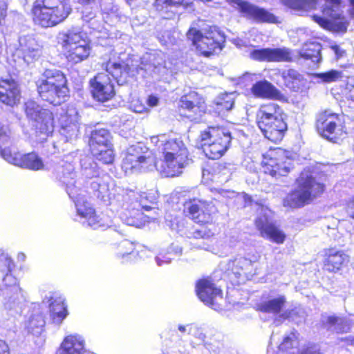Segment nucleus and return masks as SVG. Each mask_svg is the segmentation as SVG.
<instances>
[{"instance_id": "f257e3e1", "label": "nucleus", "mask_w": 354, "mask_h": 354, "mask_svg": "<svg viewBox=\"0 0 354 354\" xmlns=\"http://www.w3.org/2000/svg\"><path fill=\"white\" fill-rule=\"evenodd\" d=\"M283 108L275 102L260 105L256 115V123L264 138L274 144L280 143L288 131Z\"/></svg>"}, {"instance_id": "f03ea898", "label": "nucleus", "mask_w": 354, "mask_h": 354, "mask_svg": "<svg viewBox=\"0 0 354 354\" xmlns=\"http://www.w3.org/2000/svg\"><path fill=\"white\" fill-rule=\"evenodd\" d=\"M232 133L224 126H208L199 133L197 147L209 160H218L231 148Z\"/></svg>"}, {"instance_id": "7ed1b4c3", "label": "nucleus", "mask_w": 354, "mask_h": 354, "mask_svg": "<svg viewBox=\"0 0 354 354\" xmlns=\"http://www.w3.org/2000/svg\"><path fill=\"white\" fill-rule=\"evenodd\" d=\"M297 187L284 199V205L299 209L311 203L325 191V185L307 172H301L296 179Z\"/></svg>"}, {"instance_id": "20e7f679", "label": "nucleus", "mask_w": 354, "mask_h": 354, "mask_svg": "<svg viewBox=\"0 0 354 354\" xmlns=\"http://www.w3.org/2000/svg\"><path fill=\"white\" fill-rule=\"evenodd\" d=\"M37 87L40 97L54 105L60 104L68 97L66 77L55 68L46 69L37 80Z\"/></svg>"}, {"instance_id": "39448f33", "label": "nucleus", "mask_w": 354, "mask_h": 354, "mask_svg": "<svg viewBox=\"0 0 354 354\" xmlns=\"http://www.w3.org/2000/svg\"><path fill=\"white\" fill-rule=\"evenodd\" d=\"M73 170L72 167L69 166L67 169V174L63 172L62 176L59 177V180L66 185V190L75 204L77 210L75 220L80 222L83 225L91 227L94 230L104 227V225L102 220L96 215L95 211L91 204L84 200L82 194H77L74 180L75 174Z\"/></svg>"}, {"instance_id": "423d86ee", "label": "nucleus", "mask_w": 354, "mask_h": 354, "mask_svg": "<svg viewBox=\"0 0 354 354\" xmlns=\"http://www.w3.org/2000/svg\"><path fill=\"white\" fill-rule=\"evenodd\" d=\"M71 12V6L66 0H36L32 8L34 22L44 28L59 24Z\"/></svg>"}, {"instance_id": "0eeeda50", "label": "nucleus", "mask_w": 354, "mask_h": 354, "mask_svg": "<svg viewBox=\"0 0 354 354\" xmlns=\"http://www.w3.org/2000/svg\"><path fill=\"white\" fill-rule=\"evenodd\" d=\"M186 35L201 55L206 57L217 54L225 46V35L214 26H209L204 31L191 27Z\"/></svg>"}, {"instance_id": "6e6552de", "label": "nucleus", "mask_w": 354, "mask_h": 354, "mask_svg": "<svg viewBox=\"0 0 354 354\" xmlns=\"http://www.w3.org/2000/svg\"><path fill=\"white\" fill-rule=\"evenodd\" d=\"M290 151L281 147H270L262 156L261 167L264 174L279 178L287 176L294 169Z\"/></svg>"}, {"instance_id": "1a4fd4ad", "label": "nucleus", "mask_w": 354, "mask_h": 354, "mask_svg": "<svg viewBox=\"0 0 354 354\" xmlns=\"http://www.w3.org/2000/svg\"><path fill=\"white\" fill-rule=\"evenodd\" d=\"M183 213L200 225H212L219 216V210L212 201L192 198L183 203Z\"/></svg>"}, {"instance_id": "9d476101", "label": "nucleus", "mask_w": 354, "mask_h": 354, "mask_svg": "<svg viewBox=\"0 0 354 354\" xmlns=\"http://www.w3.org/2000/svg\"><path fill=\"white\" fill-rule=\"evenodd\" d=\"M156 166L152 152L142 143L130 146L123 158L122 167L127 174L151 170Z\"/></svg>"}, {"instance_id": "9b49d317", "label": "nucleus", "mask_w": 354, "mask_h": 354, "mask_svg": "<svg viewBox=\"0 0 354 354\" xmlns=\"http://www.w3.org/2000/svg\"><path fill=\"white\" fill-rule=\"evenodd\" d=\"M24 111L32 126L40 133L48 135L54 128L53 113L43 109L36 102L28 100L24 104Z\"/></svg>"}, {"instance_id": "f8f14e48", "label": "nucleus", "mask_w": 354, "mask_h": 354, "mask_svg": "<svg viewBox=\"0 0 354 354\" xmlns=\"http://www.w3.org/2000/svg\"><path fill=\"white\" fill-rule=\"evenodd\" d=\"M194 291L198 299L214 309L219 308L218 301L223 299V290L211 276H203L195 282Z\"/></svg>"}, {"instance_id": "ddd939ff", "label": "nucleus", "mask_w": 354, "mask_h": 354, "mask_svg": "<svg viewBox=\"0 0 354 354\" xmlns=\"http://www.w3.org/2000/svg\"><path fill=\"white\" fill-rule=\"evenodd\" d=\"M128 200L123 205V211L120 214L121 220L127 225L142 227L147 221V217L144 215L142 210H149L151 207L144 203L142 196L140 201H138V198L133 193L128 197Z\"/></svg>"}, {"instance_id": "4468645a", "label": "nucleus", "mask_w": 354, "mask_h": 354, "mask_svg": "<svg viewBox=\"0 0 354 354\" xmlns=\"http://www.w3.org/2000/svg\"><path fill=\"white\" fill-rule=\"evenodd\" d=\"M341 124L340 116L328 109L318 113L315 120V129L323 138L335 142L338 138L337 131Z\"/></svg>"}, {"instance_id": "2eb2a0df", "label": "nucleus", "mask_w": 354, "mask_h": 354, "mask_svg": "<svg viewBox=\"0 0 354 354\" xmlns=\"http://www.w3.org/2000/svg\"><path fill=\"white\" fill-rule=\"evenodd\" d=\"M42 53V46L32 35H21L15 44V53L27 64L38 59Z\"/></svg>"}, {"instance_id": "dca6fc26", "label": "nucleus", "mask_w": 354, "mask_h": 354, "mask_svg": "<svg viewBox=\"0 0 354 354\" xmlns=\"http://www.w3.org/2000/svg\"><path fill=\"white\" fill-rule=\"evenodd\" d=\"M230 4L237 6L239 11L245 17L258 23L277 24V17L265 8L258 7L247 1L225 0Z\"/></svg>"}, {"instance_id": "f3484780", "label": "nucleus", "mask_w": 354, "mask_h": 354, "mask_svg": "<svg viewBox=\"0 0 354 354\" xmlns=\"http://www.w3.org/2000/svg\"><path fill=\"white\" fill-rule=\"evenodd\" d=\"M59 115L60 133L67 141L75 139L79 133V115L77 109L73 105L65 106L62 107Z\"/></svg>"}, {"instance_id": "a211bd4d", "label": "nucleus", "mask_w": 354, "mask_h": 354, "mask_svg": "<svg viewBox=\"0 0 354 354\" xmlns=\"http://www.w3.org/2000/svg\"><path fill=\"white\" fill-rule=\"evenodd\" d=\"M350 262V257L344 250L335 247L325 248L322 254L323 270L336 273L346 268Z\"/></svg>"}, {"instance_id": "6ab92c4d", "label": "nucleus", "mask_w": 354, "mask_h": 354, "mask_svg": "<svg viewBox=\"0 0 354 354\" xmlns=\"http://www.w3.org/2000/svg\"><path fill=\"white\" fill-rule=\"evenodd\" d=\"M251 59L259 62H290L292 61L290 51L286 48H265L254 49L250 53Z\"/></svg>"}, {"instance_id": "aec40b11", "label": "nucleus", "mask_w": 354, "mask_h": 354, "mask_svg": "<svg viewBox=\"0 0 354 354\" xmlns=\"http://www.w3.org/2000/svg\"><path fill=\"white\" fill-rule=\"evenodd\" d=\"M90 83L93 96L97 100L105 102L114 95L113 85L109 74L99 73L91 80Z\"/></svg>"}, {"instance_id": "412c9836", "label": "nucleus", "mask_w": 354, "mask_h": 354, "mask_svg": "<svg viewBox=\"0 0 354 354\" xmlns=\"http://www.w3.org/2000/svg\"><path fill=\"white\" fill-rule=\"evenodd\" d=\"M250 257L234 258L230 260L226 266V270L230 274H233L236 278L250 273L253 263L260 259V254L257 252L250 254Z\"/></svg>"}, {"instance_id": "4be33fe9", "label": "nucleus", "mask_w": 354, "mask_h": 354, "mask_svg": "<svg viewBox=\"0 0 354 354\" xmlns=\"http://www.w3.org/2000/svg\"><path fill=\"white\" fill-rule=\"evenodd\" d=\"M286 302V297L279 295L277 297L261 302L257 306V310L263 313L279 315L283 320L288 319L292 317L294 310H288L282 313Z\"/></svg>"}, {"instance_id": "5701e85b", "label": "nucleus", "mask_w": 354, "mask_h": 354, "mask_svg": "<svg viewBox=\"0 0 354 354\" xmlns=\"http://www.w3.org/2000/svg\"><path fill=\"white\" fill-rule=\"evenodd\" d=\"M250 93L255 98L261 100H283L284 95L270 82L266 80L257 81L250 88Z\"/></svg>"}, {"instance_id": "b1692460", "label": "nucleus", "mask_w": 354, "mask_h": 354, "mask_svg": "<svg viewBox=\"0 0 354 354\" xmlns=\"http://www.w3.org/2000/svg\"><path fill=\"white\" fill-rule=\"evenodd\" d=\"M254 225L262 237L277 244H282L285 241L286 234L266 218H257L254 221Z\"/></svg>"}, {"instance_id": "393cba45", "label": "nucleus", "mask_w": 354, "mask_h": 354, "mask_svg": "<svg viewBox=\"0 0 354 354\" xmlns=\"http://www.w3.org/2000/svg\"><path fill=\"white\" fill-rule=\"evenodd\" d=\"M180 102L182 109L187 110L195 115L205 113L207 108L205 100L196 91H191L183 95L180 99Z\"/></svg>"}, {"instance_id": "a878e982", "label": "nucleus", "mask_w": 354, "mask_h": 354, "mask_svg": "<svg viewBox=\"0 0 354 354\" xmlns=\"http://www.w3.org/2000/svg\"><path fill=\"white\" fill-rule=\"evenodd\" d=\"M20 91L13 80L0 79V102L12 106L20 100Z\"/></svg>"}, {"instance_id": "bb28decb", "label": "nucleus", "mask_w": 354, "mask_h": 354, "mask_svg": "<svg viewBox=\"0 0 354 354\" xmlns=\"http://www.w3.org/2000/svg\"><path fill=\"white\" fill-rule=\"evenodd\" d=\"M84 340L79 335H69L62 341L57 354H84Z\"/></svg>"}, {"instance_id": "cd10ccee", "label": "nucleus", "mask_w": 354, "mask_h": 354, "mask_svg": "<svg viewBox=\"0 0 354 354\" xmlns=\"http://www.w3.org/2000/svg\"><path fill=\"white\" fill-rule=\"evenodd\" d=\"M106 71L110 74L118 82L122 85L127 82L129 76H133L135 73L128 64H121L109 62L106 65Z\"/></svg>"}, {"instance_id": "c85d7f7f", "label": "nucleus", "mask_w": 354, "mask_h": 354, "mask_svg": "<svg viewBox=\"0 0 354 354\" xmlns=\"http://www.w3.org/2000/svg\"><path fill=\"white\" fill-rule=\"evenodd\" d=\"M59 42L66 51L79 44H84V34L78 29L73 28L65 32H60L58 37Z\"/></svg>"}, {"instance_id": "c756f323", "label": "nucleus", "mask_w": 354, "mask_h": 354, "mask_svg": "<svg viewBox=\"0 0 354 354\" xmlns=\"http://www.w3.org/2000/svg\"><path fill=\"white\" fill-rule=\"evenodd\" d=\"M106 145L111 144V134L109 131L104 129H95L92 131L89 145L92 154H99L97 148L106 147Z\"/></svg>"}, {"instance_id": "7c9ffc66", "label": "nucleus", "mask_w": 354, "mask_h": 354, "mask_svg": "<svg viewBox=\"0 0 354 354\" xmlns=\"http://www.w3.org/2000/svg\"><path fill=\"white\" fill-rule=\"evenodd\" d=\"M177 160L175 158V154L171 151H166L165 155V160L161 163L160 166H156L157 169L165 177H174L176 176L177 169Z\"/></svg>"}, {"instance_id": "2f4dec72", "label": "nucleus", "mask_w": 354, "mask_h": 354, "mask_svg": "<svg viewBox=\"0 0 354 354\" xmlns=\"http://www.w3.org/2000/svg\"><path fill=\"white\" fill-rule=\"evenodd\" d=\"M234 104V100L230 93H221L212 103L214 111L218 114L224 113L231 110Z\"/></svg>"}, {"instance_id": "473e14b6", "label": "nucleus", "mask_w": 354, "mask_h": 354, "mask_svg": "<svg viewBox=\"0 0 354 354\" xmlns=\"http://www.w3.org/2000/svg\"><path fill=\"white\" fill-rule=\"evenodd\" d=\"M66 53L68 59L76 64L88 57L90 54V48L85 40L83 44H79L73 48L71 47L69 50H66Z\"/></svg>"}, {"instance_id": "72a5a7b5", "label": "nucleus", "mask_w": 354, "mask_h": 354, "mask_svg": "<svg viewBox=\"0 0 354 354\" xmlns=\"http://www.w3.org/2000/svg\"><path fill=\"white\" fill-rule=\"evenodd\" d=\"M18 167L31 170H40L44 169V165L41 158L35 153L21 155Z\"/></svg>"}, {"instance_id": "f704fd0d", "label": "nucleus", "mask_w": 354, "mask_h": 354, "mask_svg": "<svg viewBox=\"0 0 354 354\" xmlns=\"http://www.w3.org/2000/svg\"><path fill=\"white\" fill-rule=\"evenodd\" d=\"M81 173L86 178L93 179L100 175L97 164L91 157L85 156L80 160Z\"/></svg>"}, {"instance_id": "c9c22d12", "label": "nucleus", "mask_w": 354, "mask_h": 354, "mask_svg": "<svg viewBox=\"0 0 354 354\" xmlns=\"http://www.w3.org/2000/svg\"><path fill=\"white\" fill-rule=\"evenodd\" d=\"M1 261L3 262L2 274L6 273L2 279L3 282L6 286H12L13 290L17 291L18 290V287L16 286L17 283V279L10 274L11 266L13 265L12 259L6 255H3L0 259Z\"/></svg>"}, {"instance_id": "e433bc0d", "label": "nucleus", "mask_w": 354, "mask_h": 354, "mask_svg": "<svg viewBox=\"0 0 354 354\" xmlns=\"http://www.w3.org/2000/svg\"><path fill=\"white\" fill-rule=\"evenodd\" d=\"M321 49L322 46L318 42L306 41L299 53V56L305 59L319 61L321 58Z\"/></svg>"}, {"instance_id": "4c0bfd02", "label": "nucleus", "mask_w": 354, "mask_h": 354, "mask_svg": "<svg viewBox=\"0 0 354 354\" xmlns=\"http://www.w3.org/2000/svg\"><path fill=\"white\" fill-rule=\"evenodd\" d=\"M109 178V176H98L94 177L93 180L91 183V188L93 190L94 195L100 198L103 199L109 192V185L107 179Z\"/></svg>"}, {"instance_id": "58836bf2", "label": "nucleus", "mask_w": 354, "mask_h": 354, "mask_svg": "<svg viewBox=\"0 0 354 354\" xmlns=\"http://www.w3.org/2000/svg\"><path fill=\"white\" fill-rule=\"evenodd\" d=\"M50 317L53 322L59 325L67 316L66 306L63 301L55 300L50 304Z\"/></svg>"}, {"instance_id": "ea45409f", "label": "nucleus", "mask_w": 354, "mask_h": 354, "mask_svg": "<svg viewBox=\"0 0 354 354\" xmlns=\"http://www.w3.org/2000/svg\"><path fill=\"white\" fill-rule=\"evenodd\" d=\"M156 9L162 12L164 18H172L177 10L176 0H156L154 3Z\"/></svg>"}, {"instance_id": "a19ab883", "label": "nucleus", "mask_w": 354, "mask_h": 354, "mask_svg": "<svg viewBox=\"0 0 354 354\" xmlns=\"http://www.w3.org/2000/svg\"><path fill=\"white\" fill-rule=\"evenodd\" d=\"M45 321L40 314L32 315L26 324V328L28 333L34 335H38L43 331Z\"/></svg>"}, {"instance_id": "79ce46f5", "label": "nucleus", "mask_w": 354, "mask_h": 354, "mask_svg": "<svg viewBox=\"0 0 354 354\" xmlns=\"http://www.w3.org/2000/svg\"><path fill=\"white\" fill-rule=\"evenodd\" d=\"M315 77L319 79L324 83H331L341 79L342 77V73L332 69L326 72L316 73Z\"/></svg>"}, {"instance_id": "37998d69", "label": "nucleus", "mask_w": 354, "mask_h": 354, "mask_svg": "<svg viewBox=\"0 0 354 354\" xmlns=\"http://www.w3.org/2000/svg\"><path fill=\"white\" fill-rule=\"evenodd\" d=\"M344 323V319L343 317L332 315L326 318V320L323 322V325L327 328L334 327L338 330L337 333H342L344 330L342 329V326Z\"/></svg>"}, {"instance_id": "c03bdc74", "label": "nucleus", "mask_w": 354, "mask_h": 354, "mask_svg": "<svg viewBox=\"0 0 354 354\" xmlns=\"http://www.w3.org/2000/svg\"><path fill=\"white\" fill-rule=\"evenodd\" d=\"M1 156L8 162L18 166L21 154L19 152L12 151L9 148L0 151Z\"/></svg>"}, {"instance_id": "a18cd8bd", "label": "nucleus", "mask_w": 354, "mask_h": 354, "mask_svg": "<svg viewBox=\"0 0 354 354\" xmlns=\"http://www.w3.org/2000/svg\"><path fill=\"white\" fill-rule=\"evenodd\" d=\"M192 163L187 149L185 147H178V168H184Z\"/></svg>"}, {"instance_id": "49530a36", "label": "nucleus", "mask_w": 354, "mask_h": 354, "mask_svg": "<svg viewBox=\"0 0 354 354\" xmlns=\"http://www.w3.org/2000/svg\"><path fill=\"white\" fill-rule=\"evenodd\" d=\"M102 12L107 15H110L113 18L118 19V8L114 5L111 0H103L100 4Z\"/></svg>"}, {"instance_id": "de8ad7c7", "label": "nucleus", "mask_w": 354, "mask_h": 354, "mask_svg": "<svg viewBox=\"0 0 354 354\" xmlns=\"http://www.w3.org/2000/svg\"><path fill=\"white\" fill-rule=\"evenodd\" d=\"M99 161L104 164H111L114 160V154L112 149H106L105 151H100L99 154H93Z\"/></svg>"}, {"instance_id": "09e8293b", "label": "nucleus", "mask_w": 354, "mask_h": 354, "mask_svg": "<svg viewBox=\"0 0 354 354\" xmlns=\"http://www.w3.org/2000/svg\"><path fill=\"white\" fill-rule=\"evenodd\" d=\"M177 252L173 250L171 252L167 254L160 253L156 257V261L158 266H162L166 264H169L171 259H174L176 255Z\"/></svg>"}, {"instance_id": "8fccbe9b", "label": "nucleus", "mask_w": 354, "mask_h": 354, "mask_svg": "<svg viewBox=\"0 0 354 354\" xmlns=\"http://www.w3.org/2000/svg\"><path fill=\"white\" fill-rule=\"evenodd\" d=\"M82 18L84 21L88 24V26L93 30H99V26H95V23L97 22V18L95 17V13L91 11L84 10L82 11Z\"/></svg>"}, {"instance_id": "3c124183", "label": "nucleus", "mask_w": 354, "mask_h": 354, "mask_svg": "<svg viewBox=\"0 0 354 354\" xmlns=\"http://www.w3.org/2000/svg\"><path fill=\"white\" fill-rule=\"evenodd\" d=\"M133 250L134 245L133 243L128 240H124L118 245V254L124 257L126 254H131Z\"/></svg>"}, {"instance_id": "603ef678", "label": "nucleus", "mask_w": 354, "mask_h": 354, "mask_svg": "<svg viewBox=\"0 0 354 354\" xmlns=\"http://www.w3.org/2000/svg\"><path fill=\"white\" fill-rule=\"evenodd\" d=\"M333 19H339V22H334V26L336 27L337 30L346 32L347 27L349 24L348 21L346 19L345 17L341 14L336 15Z\"/></svg>"}, {"instance_id": "864d4df0", "label": "nucleus", "mask_w": 354, "mask_h": 354, "mask_svg": "<svg viewBox=\"0 0 354 354\" xmlns=\"http://www.w3.org/2000/svg\"><path fill=\"white\" fill-rule=\"evenodd\" d=\"M178 330L180 331L183 336H194L196 332V327L193 324L179 326Z\"/></svg>"}, {"instance_id": "5fc2aeb1", "label": "nucleus", "mask_w": 354, "mask_h": 354, "mask_svg": "<svg viewBox=\"0 0 354 354\" xmlns=\"http://www.w3.org/2000/svg\"><path fill=\"white\" fill-rule=\"evenodd\" d=\"M10 130L8 127L0 124V147L9 140Z\"/></svg>"}, {"instance_id": "6e6d98bb", "label": "nucleus", "mask_w": 354, "mask_h": 354, "mask_svg": "<svg viewBox=\"0 0 354 354\" xmlns=\"http://www.w3.org/2000/svg\"><path fill=\"white\" fill-rule=\"evenodd\" d=\"M311 17L314 21L317 23L321 27L324 28H328L330 24V21L328 19L319 17L317 15H313Z\"/></svg>"}, {"instance_id": "4d7b16f0", "label": "nucleus", "mask_w": 354, "mask_h": 354, "mask_svg": "<svg viewBox=\"0 0 354 354\" xmlns=\"http://www.w3.org/2000/svg\"><path fill=\"white\" fill-rule=\"evenodd\" d=\"M177 148V142L176 139H171L169 141H167L164 144V153L166 155V151H171L174 153V151H176Z\"/></svg>"}, {"instance_id": "13d9d810", "label": "nucleus", "mask_w": 354, "mask_h": 354, "mask_svg": "<svg viewBox=\"0 0 354 354\" xmlns=\"http://www.w3.org/2000/svg\"><path fill=\"white\" fill-rule=\"evenodd\" d=\"M131 108L136 113H142L149 111V109L145 106V104L139 103L138 101L133 103L131 104Z\"/></svg>"}, {"instance_id": "bf43d9fd", "label": "nucleus", "mask_w": 354, "mask_h": 354, "mask_svg": "<svg viewBox=\"0 0 354 354\" xmlns=\"http://www.w3.org/2000/svg\"><path fill=\"white\" fill-rule=\"evenodd\" d=\"M345 208L350 216L354 218V197L346 202Z\"/></svg>"}, {"instance_id": "052dcab7", "label": "nucleus", "mask_w": 354, "mask_h": 354, "mask_svg": "<svg viewBox=\"0 0 354 354\" xmlns=\"http://www.w3.org/2000/svg\"><path fill=\"white\" fill-rule=\"evenodd\" d=\"M19 301L17 297H15L13 299H9L8 301L5 304V307L9 310L17 309L19 306Z\"/></svg>"}, {"instance_id": "680f3d73", "label": "nucleus", "mask_w": 354, "mask_h": 354, "mask_svg": "<svg viewBox=\"0 0 354 354\" xmlns=\"http://www.w3.org/2000/svg\"><path fill=\"white\" fill-rule=\"evenodd\" d=\"M159 99L155 95H149L147 99V104L150 107H154L158 105Z\"/></svg>"}, {"instance_id": "e2e57ef3", "label": "nucleus", "mask_w": 354, "mask_h": 354, "mask_svg": "<svg viewBox=\"0 0 354 354\" xmlns=\"http://www.w3.org/2000/svg\"><path fill=\"white\" fill-rule=\"evenodd\" d=\"M286 77L290 80H297L299 77V74L294 69H289L287 71Z\"/></svg>"}, {"instance_id": "0e129e2a", "label": "nucleus", "mask_w": 354, "mask_h": 354, "mask_svg": "<svg viewBox=\"0 0 354 354\" xmlns=\"http://www.w3.org/2000/svg\"><path fill=\"white\" fill-rule=\"evenodd\" d=\"M0 354H10L8 344L3 340H0Z\"/></svg>"}, {"instance_id": "69168bd1", "label": "nucleus", "mask_w": 354, "mask_h": 354, "mask_svg": "<svg viewBox=\"0 0 354 354\" xmlns=\"http://www.w3.org/2000/svg\"><path fill=\"white\" fill-rule=\"evenodd\" d=\"M242 196L245 206L251 205L253 203V198L249 194L244 193Z\"/></svg>"}, {"instance_id": "338daca9", "label": "nucleus", "mask_w": 354, "mask_h": 354, "mask_svg": "<svg viewBox=\"0 0 354 354\" xmlns=\"http://www.w3.org/2000/svg\"><path fill=\"white\" fill-rule=\"evenodd\" d=\"M350 8L348 10L349 15L354 19V0H348Z\"/></svg>"}, {"instance_id": "774afa93", "label": "nucleus", "mask_w": 354, "mask_h": 354, "mask_svg": "<svg viewBox=\"0 0 354 354\" xmlns=\"http://www.w3.org/2000/svg\"><path fill=\"white\" fill-rule=\"evenodd\" d=\"M193 235L195 238L198 239V238H204L206 234L205 232H202L200 230H196L194 232Z\"/></svg>"}]
</instances>
